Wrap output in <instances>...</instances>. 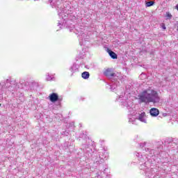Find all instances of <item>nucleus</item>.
Instances as JSON below:
<instances>
[{
    "instance_id": "9d476101",
    "label": "nucleus",
    "mask_w": 178,
    "mask_h": 178,
    "mask_svg": "<svg viewBox=\"0 0 178 178\" xmlns=\"http://www.w3.org/2000/svg\"><path fill=\"white\" fill-rule=\"evenodd\" d=\"M136 120L137 118L134 115H129V123H132V124H136Z\"/></svg>"
},
{
    "instance_id": "9b49d317",
    "label": "nucleus",
    "mask_w": 178,
    "mask_h": 178,
    "mask_svg": "<svg viewBox=\"0 0 178 178\" xmlns=\"http://www.w3.org/2000/svg\"><path fill=\"white\" fill-rule=\"evenodd\" d=\"M81 76L83 79L87 80V79L90 78V73L88 72H84L82 73Z\"/></svg>"
},
{
    "instance_id": "f257e3e1",
    "label": "nucleus",
    "mask_w": 178,
    "mask_h": 178,
    "mask_svg": "<svg viewBox=\"0 0 178 178\" xmlns=\"http://www.w3.org/2000/svg\"><path fill=\"white\" fill-rule=\"evenodd\" d=\"M138 97L139 102H145V104H148L149 102L158 104V102H159L158 92L152 89H147L143 91Z\"/></svg>"
},
{
    "instance_id": "20e7f679",
    "label": "nucleus",
    "mask_w": 178,
    "mask_h": 178,
    "mask_svg": "<svg viewBox=\"0 0 178 178\" xmlns=\"http://www.w3.org/2000/svg\"><path fill=\"white\" fill-rule=\"evenodd\" d=\"M121 104L124 106H127V109H133V106H134V104H133V102L129 99L123 100L121 102Z\"/></svg>"
},
{
    "instance_id": "6e6552de",
    "label": "nucleus",
    "mask_w": 178,
    "mask_h": 178,
    "mask_svg": "<svg viewBox=\"0 0 178 178\" xmlns=\"http://www.w3.org/2000/svg\"><path fill=\"white\" fill-rule=\"evenodd\" d=\"M107 52L111 56V58H112V59H118V54H116V53L113 52L112 50H110L109 49H108Z\"/></svg>"
},
{
    "instance_id": "2eb2a0df",
    "label": "nucleus",
    "mask_w": 178,
    "mask_h": 178,
    "mask_svg": "<svg viewBox=\"0 0 178 178\" xmlns=\"http://www.w3.org/2000/svg\"><path fill=\"white\" fill-rule=\"evenodd\" d=\"M46 80H47V81H51L54 80V78H52L51 76H49V74H48V75H47Z\"/></svg>"
},
{
    "instance_id": "f03ea898",
    "label": "nucleus",
    "mask_w": 178,
    "mask_h": 178,
    "mask_svg": "<svg viewBox=\"0 0 178 178\" xmlns=\"http://www.w3.org/2000/svg\"><path fill=\"white\" fill-rule=\"evenodd\" d=\"M136 156H138V161H140V162H144L143 164L140 165V169L141 170H145V172H147V165H148V161H148V157L145 155H141L140 156V153H137Z\"/></svg>"
},
{
    "instance_id": "f8f14e48",
    "label": "nucleus",
    "mask_w": 178,
    "mask_h": 178,
    "mask_svg": "<svg viewBox=\"0 0 178 178\" xmlns=\"http://www.w3.org/2000/svg\"><path fill=\"white\" fill-rule=\"evenodd\" d=\"M153 5H155L154 1H148V2H146L145 3L146 8H149V6H153Z\"/></svg>"
},
{
    "instance_id": "6ab92c4d",
    "label": "nucleus",
    "mask_w": 178,
    "mask_h": 178,
    "mask_svg": "<svg viewBox=\"0 0 178 178\" xmlns=\"http://www.w3.org/2000/svg\"><path fill=\"white\" fill-rule=\"evenodd\" d=\"M86 36V34H84V33H81V40H82L81 38H82V37H85Z\"/></svg>"
},
{
    "instance_id": "1a4fd4ad",
    "label": "nucleus",
    "mask_w": 178,
    "mask_h": 178,
    "mask_svg": "<svg viewBox=\"0 0 178 178\" xmlns=\"http://www.w3.org/2000/svg\"><path fill=\"white\" fill-rule=\"evenodd\" d=\"M70 72H72L71 76H73L74 73H76V72H78L79 70L77 69V67L76 66V65L73 64L70 68Z\"/></svg>"
},
{
    "instance_id": "39448f33",
    "label": "nucleus",
    "mask_w": 178,
    "mask_h": 178,
    "mask_svg": "<svg viewBox=\"0 0 178 178\" xmlns=\"http://www.w3.org/2000/svg\"><path fill=\"white\" fill-rule=\"evenodd\" d=\"M49 98L51 102H56L59 98V96L57 93H51L49 95Z\"/></svg>"
},
{
    "instance_id": "0eeeda50",
    "label": "nucleus",
    "mask_w": 178,
    "mask_h": 178,
    "mask_svg": "<svg viewBox=\"0 0 178 178\" xmlns=\"http://www.w3.org/2000/svg\"><path fill=\"white\" fill-rule=\"evenodd\" d=\"M137 120H140V122H143V123H147V116L145 115V113L144 112L141 113L137 118Z\"/></svg>"
},
{
    "instance_id": "7ed1b4c3",
    "label": "nucleus",
    "mask_w": 178,
    "mask_h": 178,
    "mask_svg": "<svg viewBox=\"0 0 178 178\" xmlns=\"http://www.w3.org/2000/svg\"><path fill=\"white\" fill-rule=\"evenodd\" d=\"M104 74L111 80L116 78V74L112 73V70L109 68L104 71Z\"/></svg>"
},
{
    "instance_id": "aec40b11",
    "label": "nucleus",
    "mask_w": 178,
    "mask_h": 178,
    "mask_svg": "<svg viewBox=\"0 0 178 178\" xmlns=\"http://www.w3.org/2000/svg\"><path fill=\"white\" fill-rule=\"evenodd\" d=\"M60 24H60V22H58V26H60Z\"/></svg>"
},
{
    "instance_id": "ddd939ff",
    "label": "nucleus",
    "mask_w": 178,
    "mask_h": 178,
    "mask_svg": "<svg viewBox=\"0 0 178 178\" xmlns=\"http://www.w3.org/2000/svg\"><path fill=\"white\" fill-rule=\"evenodd\" d=\"M112 82H113V85H110L111 89V90H115V88H116V84H118V81L113 82V81H112Z\"/></svg>"
},
{
    "instance_id": "423d86ee",
    "label": "nucleus",
    "mask_w": 178,
    "mask_h": 178,
    "mask_svg": "<svg viewBox=\"0 0 178 178\" xmlns=\"http://www.w3.org/2000/svg\"><path fill=\"white\" fill-rule=\"evenodd\" d=\"M149 113L153 118H156L159 115V110L156 108H152L150 109Z\"/></svg>"
},
{
    "instance_id": "412c9836",
    "label": "nucleus",
    "mask_w": 178,
    "mask_h": 178,
    "mask_svg": "<svg viewBox=\"0 0 178 178\" xmlns=\"http://www.w3.org/2000/svg\"><path fill=\"white\" fill-rule=\"evenodd\" d=\"M0 106H1V104H0Z\"/></svg>"
},
{
    "instance_id": "f3484780",
    "label": "nucleus",
    "mask_w": 178,
    "mask_h": 178,
    "mask_svg": "<svg viewBox=\"0 0 178 178\" xmlns=\"http://www.w3.org/2000/svg\"><path fill=\"white\" fill-rule=\"evenodd\" d=\"M3 86H5V82L3 81L0 82V86L3 88Z\"/></svg>"
},
{
    "instance_id": "dca6fc26",
    "label": "nucleus",
    "mask_w": 178,
    "mask_h": 178,
    "mask_svg": "<svg viewBox=\"0 0 178 178\" xmlns=\"http://www.w3.org/2000/svg\"><path fill=\"white\" fill-rule=\"evenodd\" d=\"M166 17L169 19H172V14L167 13H166Z\"/></svg>"
},
{
    "instance_id": "4468645a",
    "label": "nucleus",
    "mask_w": 178,
    "mask_h": 178,
    "mask_svg": "<svg viewBox=\"0 0 178 178\" xmlns=\"http://www.w3.org/2000/svg\"><path fill=\"white\" fill-rule=\"evenodd\" d=\"M101 159H106L108 158V152H105L104 156H100Z\"/></svg>"
},
{
    "instance_id": "a211bd4d",
    "label": "nucleus",
    "mask_w": 178,
    "mask_h": 178,
    "mask_svg": "<svg viewBox=\"0 0 178 178\" xmlns=\"http://www.w3.org/2000/svg\"><path fill=\"white\" fill-rule=\"evenodd\" d=\"M161 27L163 30H166V26H165V24H163Z\"/></svg>"
}]
</instances>
